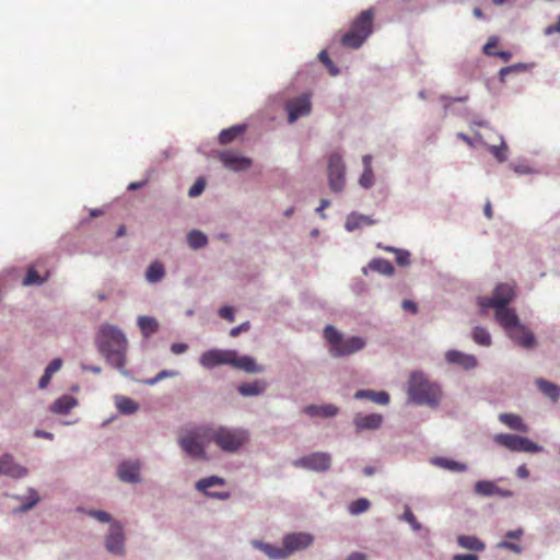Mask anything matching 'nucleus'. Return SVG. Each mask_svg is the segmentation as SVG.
I'll use <instances>...</instances> for the list:
<instances>
[{"label": "nucleus", "instance_id": "27", "mask_svg": "<svg viewBox=\"0 0 560 560\" xmlns=\"http://www.w3.org/2000/svg\"><path fill=\"white\" fill-rule=\"evenodd\" d=\"M369 270L386 277H392L395 272L393 264L384 258H373L365 267L362 268V273L366 276Z\"/></svg>", "mask_w": 560, "mask_h": 560}, {"label": "nucleus", "instance_id": "31", "mask_svg": "<svg viewBox=\"0 0 560 560\" xmlns=\"http://www.w3.org/2000/svg\"><path fill=\"white\" fill-rule=\"evenodd\" d=\"M252 546L260 551H262L266 556H268L270 559L279 560L284 559L285 552L283 550V547L280 548L278 546H275L269 542H264L261 540H252Z\"/></svg>", "mask_w": 560, "mask_h": 560}, {"label": "nucleus", "instance_id": "18", "mask_svg": "<svg viewBox=\"0 0 560 560\" xmlns=\"http://www.w3.org/2000/svg\"><path fill=\"white\" fill-rule=\"evenodd\" d=\"M230 366L249 374H260L266 370L264 365L256 362L254 357L248 354L240 355L236 350H234V354L231 355Z\"/></svg>", "mask_w": 560, "mask_h": 560}, {"label": "nucleus", "instance_id": "58", "mask_svg": "<svg viewBox=\"0 0 560 560\" xmlns=\"http://www.w3.org/2000/svg\"><path fill=\"white\" fill-rule=\"evenodd\" d=\"M443 102H444L443 108H444L445 116L448 114L465 116L468 113L467 108H455L452 106L451 102H447V101H443Z\"/></svg>", "mask_w": 560, "mask_h": 560}, {"label": "nucleus", "instance_id": "44", "mask_svg": "<svg viewBox=\"0 0 560 560\" xmlns=\"http://www.w3.org/2000/svg\"><path fill=\"white\" fill-rule=\"evenodd\" d=\"M532 66L533 65H530V63L517 62V63H514L511 66L503 67L499 71V80L501 83H504L506 75L516 74L520 72H526V71L530 70Z\"/></svg>", "mask_w": 560, "mask_h": 560}, {"label": "nucleus", "instance_id": "30", "mask_svg": "<svg viewBox=\"0 0 560 560\" xmlns=\"http://www.w3.org/2000/svg\"><path fill=\"white\" fill-rule=\"evenodd\" d=\"M266 382L262 380H255L254 382H246L237 387L240 395L244 397H256L260 396L266 390Z\"/></svg>", "mask_w": 560, "mask_h": 560}, {"label": "nucleus", "instance_id": "64", "mask_svg": "<svg viewBox=\"0 0 560 560\" xmlns=\"http://www.w3.org/2000/svg\"><path fill=\"white\" fill-rule=\"evenodd\" d=\"M453 560H479L476 553H457L453 556Z\"/></svg>", "mask_w": 560, "mask_h": 560}, {"label": "nucleus", "instance_id": "47", "mask_svg": "<svg viewBox=\"0 0 560 560\" xmlns=\"http://www.w3.org/2000/svg\"><path fill=\"white\" fill-rule=\"evenodd\" d=\"M78 511L83 514H86L88 516H90L101 523H109V525H110L112 522H116L108 512L103 511V510L78 508Z\"/></svg>", "mask_w": 560, "mask_h": 560}, {"label": "nucleus", "instance_id": "15", "mask_svg": "<svg viewBox=\"0 0 560 560\" xmlns=\"http://www.w3.org/2000/svg\"><path fill=\"white\" fill-rule=\"evenodd\" d=\"M494 318L505 331L506 336L515 328H523V323L521 322L516 311L510 306L495 310Z\"/></svg>", "mask_w": 560, "mask_h": 560}, {"label": "nucleus", "instance_id": "28", "mask_svg": "<svg viewBox=\"0 0 560 560\" xmlns=\"http://www.w3.org/2000/svg\"><path fill=\"white\" fill-rule=\"evenodd\" d=\"M355 399H370L371 401L385 406L389 402L390 396L385 390L358 389L353 396Z\"/></svg>", "mask_w": 560, "mask_h": 560}, {"label": "nucleus", "instance_id": "46", "mask_svg": "<svg viewBox=\"0 0 560 560\" xmlns=\"http://www.w3.org/2000/svg\"><path fill=\"white\" fill-rule=\"evenodd\" d=\"M471 338L477 345L482 346V347H490L492 343V338H491L490 332L488 331L487 328H485L482 326H476L472 329Z\"/></svg>", "mask_w": 560, "mask_h": 560}, {"label": "nucleus", "instance_id": "53", "mask_svg": "<svg viewBox=\"0 0 560 560\" xmlns=\"http://www.w3.org/2000/svg\"><path fill=\"white\" fill-rule=\"evenodd\" d=\"M374 184V172L373 170H363L360 178L359 185L364 189H370Z\"/></svg>", "mask_w": 560, "mask_h": 560}, {"label": "nucleus", "instance_id": "49", "mask_svg": "<svg viewBox=\"0 0 560 560\" xmlns=\"http://www.w3.org/2000/svg\"><path fill=\"white\" fill-rule=\"evenodd\" d=\"M47 278H42L39 273L33 268H28L25 277L23 278L22 284L24 287L42 285L46 282Z\"/></svg>", "mask_w": 560, "mask_h": 560}, {"label": "nucleus", "instance_id": "60", "mask_svg": "<svg viewBox=\"0 0 560 560\" xmlns=\"http://www.w3.org/2000/svg\"><path fill=\"white\" fill-rule=\"evenodd\" d=\"M498 42L499 38L497 36H491L482 48L483 54L492 56L494 52L492 49L498 45Z\"/></svg>", "mask_w": 560, "mask_h": 560}, {"label": "nucleus", "instance_id": "5", "mask_svg": "<svg viewBox=\"0 0 560 560\" xmlns=\"http://www.w3.org/2000/svg\"><path fill=\"white\" fill-rule=\"evenodd\" d=\"M374 9L362 11L351 23L350 30L341 37V44L352 49L360 48L373 32Z\"/></svg>", "mask_w": 560, "mask_h": 560}, {"label": "nucleus", "instance_id": "32", "mask_svg": "<svg viewBox=\"0 0 560 560\" xmlns=\"http://www.w3.org/2000/svg\"><path fill=\"white\" fill-rule=\"evenodd\" d=\"M499 420L512 430L523 433L528 432V425L524 422L523 418L516 413H501L499 415Z\"/></svg>", "mask_w": 560, "mask_h": 560}, {"label": "nucleus", "instance_id": "43", "mask_svg": "<svg viewBox=\"0 0 560 560\" xmlns=\"http://www.w3.org/2000/svg\"><path fill=\"white\" fill-rule=\"evenodd\" d=\"M487 150L494 156V159L499 163H503V162L508 161L509 147H508L503 136H500V144L499 145L487 144Z\"/></svg>", "mask_w": 560, "mask_h": 560}, {"label": "nucleus", "instance_id": "13", "mask_svg": "<svg viewBox=\"0 0 560 560\" xmlns=\"http://www.w3.org/2000/svg\"><path fill=\"white\" fill-rule=\"evenodd\" d=\"M314 541V537L304 532L287 534L282 538L283 550L288 558L292 553L299 550L306 549Z\"/></svg>", "mask_w": 560, "mask_h": 560}, {"label": "nucleus", "instance_id": "52", "mask_svg": "<svg viewBox=\"0 0 560 560\" xmlns=\"http://www.w3.org/2000/svg\"><path fill=\"white\" fill-rule=\"evenodd\" d=\"M318 60L328 69L331 75L335 77L340 73L339 68L332 62L326 50H322L318 54Z\"/></svg>", "mask_w": 560, "mask_h": 560}, {"label": "nucleus", "instance_id": "35", "mask_svg": "<svg viewBox=\"0 0 560 560\" xmlns=\"http://www.w3.org/2000/svg\"><path fill=\"white\" fill-rule=\"evenodd\" d=\"M225 485H226V480L224 478L217 476V475H212V476L199 479L196 482L195 488L197 491H199V492L203 493L206 497H208V493L212 492V491H209V488L215 487V486L222 487Z\"/></svg>", "mask_w": 560, "mask_h": 560}, {"label": "nucleus", "instance_id": "41", "mask_svg": "<svg viewBox=\"0 0 560 560\" xmlns=\"http://www.w3.org/2000/svg\"><path fill=\"white\" fill-rule=\"evenodd\" d=\"M517 434H511V433H498L493 436L494 443H497L500 446H504L511 452H516L517 450Z\"/></svg>", "mask_w": 560, "mask_h": 560}, {"label": "nucleus", "instance_id": "56", "mask_svg": "<svg viewBox=\"0 0 560 560\" xmlns=\"http://www.w3.org/2000/svg\"><path fill=\"white\" fill-rule=\"evenodd\" d=\"M206 187V182L203 178H198L189 188L188 196L191 198H196L200 196Z\"/></svg>", "mask_w": 560, "mask_h": 560}, {"label": "nucleus", "instance_id": "20", "mask_svg": "<svg viewBox=\"0 0 560 560\" xmlns=\"http://www.w3.org/2000/svg\"><path fill=\"white\" fill-rule=\"evenodd\" d=\"M445 361L448 364L458 365L465 371L474 370L478 365V360L474 354L465 353L455 349L445 352Z\"/></svg>", "mask_w": 560, "mask_h": 560}, {"label": "nucleus", "instance_id": "38", "mask_svg": "<svg viewBox=\"0 0 560 560\" xmlns=\"http://www.w3.org/2000/svg\"><path fill=\"white\" fill-rule=\"evenodd\" d=\"M115 405L117 410L125 416H130L136 413L140 406L137 401L133 399L126 397V396H116L115 397Z\"/></svg>", "mask_w": 560, "mask_h": 560}, {"label": "nucleus", "instance_id": "26", "mask_svg": "<svg viewBox=\"0 0 560 560\" xmlns=\"http://www.w3.org/2000/svg\"><path fill=\"white\" fill-rule=\"evenodd\" d=\"M78 405V399L65 394L57 398L50 406L49 411L55 415L66 416Z\"/></svg>", "mask_w": 560, "mask_h": 560}, {"label": "nucleus", "instance_id": "12", "mask_svg": "<svg viewBox=\"0 0 560 560\" xmlns=\"http://www.w3.org/2000/svg\"><path fill=\"white\" fill-rule=\"evenodd\" d=\"M218 158L223 166L233 172H243L253 165V160L232 150L218 152Z\"/></svg>", "mask_w": 560, "mask_h": 560}, {"label": "nucleus", "instance_id": "29", "mask_svg": "<svg viewBox=\"0 0 560 560\" xmlns=\"http://www.w3.org/2000/svg\"><path fill=\"white\" fill-rule=\"evenodd\" d=\"M535 385L538 390L552 402H557L560 399V386L546 378H536Z\"/></svg>", "mask_w": 560, "mask_h": 560}, {"label": "nucleus", "instance_id": "55", "mask_svg": "<svg viewBox=\"0 0 560 560\" xmlns=\"http://www.w3.org/2000/svg\"><path fill=\"white\" fill-rule=\"evenodd\" d=\"M410 256H411V254L407 249L399 248V249L395 250L396 262H397V265H399L401 267H407L410 265V262H411Z\"/></svg>", "mask_w": 560, "mask_h": 560}, {"label": "nucleus", "instance_id": "40", "mask_svg": "<svg viewBox=\"0 0 560 560\" xmlns=\"http://www.w3.org/2000/svg\"><path fill=\"white\" fill-rule=\"evenodd\" d=\"M187 244L191 249H200L208 244V236L200 230H191L186 235Z\"/></svg>", "mask_w": 560, "mask_h": 560}, {"label": "nucleus", "instance_id": "42", "mask_svg": "<svg viewBox=\"0 0 560 560\" xmlns=\"http://www.w3.org/2000/svg\"><path fill=\"white\" fill-rule=\"evenodd\" d=\"M542 450L544 447L541 445L533 442L529 438L518 435L516 452L537 454L542 452Z\"/></svg>", "mask_w": 560, "mask_h": 560}, {"label": "nucleus", "instance_id": "23", "mask_svg": "<svg viewBox=\"0 0 560 560\" xmlns=\"http://www.w3.org/2000/svg\"><path fill=\"white\" fill-rule=\"evenodd\" d=\"M374 224H376V220H374L372 217L352 211L346 218L345 229L348 232H353L364 226H372Z\"/></svg>", "mask_w": 560, "mask_h": 560}, {"label": "nucleus", "instance_id": "19", "mask_svg": "<svg viewBox=\"0 0 560 560\" xmlns=\"http://www.w3.org/2000/svg\"><path fill=\"white\" fill-rule=\"evenodd\" d=\"M517 347L525 350H533L537 347L538 341L533 331H530L524 324L523 328H515L508 335Z\"/></svg>", "mask_w": 560, "mask_h": 560}, {"label": "nucleus", "instance_id": "36", "mask_svg": "<svg viewBox=\"0 0 560 560\" xmlns=\"http://www.w3.org/2000/svg\"><path fill=\"white\" fill-rule=\"evenodd\" d=\"M137 323L144 338L151 337L153 334L158 332L160 328L159 322L154 317L148 315L139 316Z\"/></svg>", "mask_w": 560, "mask_h": 560}, {"label": "nucleus", "instance_id": "7", "mask_svg": "<svg viewBox=\"0 0 560 560\" xmlns=\"http://www.w3.org/2000/svg\"><path fill=\"white\" fill-rule=\"evenodd\" d=\"M515 299V291L509 283H499L492 291L491 296H479L478 305L481 308L499 310L508 307Z\"/></svg>", "mask_w": 560, "mask_h": 560}, {"label": "nucleus", "instance_id": "24", "mask_svg": "<svg viewBox=\"0 0 560 560\" xmlns=\"http://www.w3.org/2000/svg\"><path fill=\"white\" fill-rule=\"evenodd\" d=\"M303 412L312 418H332L338 415L339 408L332 404L307 405Z\"/></svg>", "mask_w": 560, "mask_h": 560}, {"label": "nucleus", "instance_id": "17", "mask_svg": "<svg viewBox=\"0 0 560 560\" xmlns=\"http://www.w3.org/2000/svg\"><path fill=\"white\" fill-rule=\"evenodd\" d=\"M28 475V469L18 464L13 456L5 453L0 456V476H5L12 479H22Z\"/></svg>", "mask_w": 560, "mask_h": 560}, {"label": "nucleus", "instance_id": "63", "mask_svg": "<svg viewBox=\"0 0 560 560\" xmlns=\"http://www.w3.org/2000/svg\"><path fill=\"white\" fill-rule=\"evenodd\" d=\"M555 33H560V15L558 16L557 23L551 24L544 30V34L546 36H550Z\"/></svg>", "mask_w": 560, "mask_h": 560}, {"label": "nucleus", "instance_id": "33", "mask_svg": "<svg viewBox=\"0 0 560 560\" xmlns=\"http://www.w3.org/2000/svg\"><path fill=\"white\" fill-rule=\"evenodd\" d=\"M247 129V125L237 124L229 128L222 129L218 136V141L222 145L233 142L240 135Z\"/></svg>", "mask_w": 560, "mask_h": 560}, {"label": "nucleus", "instance_id": "16", "mask_svg": "<svg viewBox=\"0 0 560 560\" xmlns=\"http://www.w3.org/2000/svg\"><path fill=\"white\" fill-rule=\"evenodd\" d=\"M8 498H11L15 501H20L21 505L14 508L12 510V513L14 515L26 513L31 510H33L39 502H40V495L38 491L33 488L28 487L26 489V494H5Z\"/></svg>", "mask_w": 560, "mask_h": 560}, {"label": "nucleus", "instance_id": "22", "mask_svg": "<svg viewBox=\"0 0 560 560\" xmlns=\"http://www.w3.org/2000/svg\"><path fill=\"white\" fill-rule=\"evenodd\" d=\"M178 444L182 450L191 457L202 458L206 455L202 443L192 434L179 438Z\"/></svg>", "mask_w": 560, "mask_h": 560}, {"label": "nucleus", "instance_id": "21", "mask_svg": "<svg viewBox=\"0 0 560 560\" xmlns=\"http://www.w3.org/2000/svg\"><path fill=\"white\" fill-rule=\"evenodd\" d=\"M383 421L384 418L381 413H357L353 418V424L357 432L377 430L383 424Z\"/></svg>", "mask_w": 560, "mask_h": 560}, {"label": "nucleus", "instance_id": "14", "mask_svg": "<svg viewBox=\"0 0 560 560\" xmlns=\"http://www.w3.org/2000/svg\"><path fill=\"white\" fill-rule=\"evenodd\" d=\"M233 354V349H210L202 352L199 358V363L208 370L214 369L219 365H230L231 355Z\"/></svg>", "mask_w": 560, "mask_h": 560}, {"label": "nucleus", "instance_id": "6", "mask_svg": "<svg viewBox=\"0 0 560 560\" xmlns=\"http://www.w3.org/2000/svg\"><path fill=\"white\" fill-rule=\"evenodd\" d=\"M346 163L339 152H332L327 160V179L329 189L339 194L346 186Z\"/></svg>", "mask_w": 560, "mask_h": 560}, {"label": "nucleus", "instance_id": "34", "mask_svg": "<svg viewBox=\"0 0 560 560\" xmlns=\"http://www.w3.org/2000/svg\"><path fill=\"white\" fill-rule=\"evenodd\" d=\"M457 544L470 551L480 552L486 549V544L475 535H459L457 536Z\"/></svg>", "mask_w": 560, "mask_h": 560}, {"label": "nucleus", "instance_id": "39", "mask_svg": "<svg viewBox=\"0 0 560 560\" xmlns=\"http://www.w3.org/2000/svg\"><path fill=\"white\" fill-rule=\"evenodd\" d=\"M165 277V267L159 261L154 260L151 262L145 270V280L149 283H158Z\"/></svg>", "mask_w": 560, "mask_h": 560}, {"label": "nucleus", "instance_id": "1", "mask_svg": "<svg viewBox=\"0 0 560 560\" xmlns=\"http://www.w3.org/2000/svg\"><path fill=\"white\" fill-rule=\"evenodd\" d=\"M95 346L109 365L118 370L124 376H130V371L125 369L128 340L119 327L112 324H102L95 336Z\"/></svg>", "mask_w": 560, "mask_h": 560}, {"label": "nucleus", "instance_id": "4", "mask_svg": "<svg viewBox=\"0 0 560 560\" xmlns=\"http://www.w3.org/2000/svg\"><path fill=\"white\" fill-rule=\"evenodd\" d=\"M208 438L222 452L237 453L250 439L249 431L242 427L219 425L210 430Z\"/></svg>", "mask_w": 560, "mask_h": 560}, {"label": "nucleus", "instance_id": "11", "mask_svg": "<svg viewBox=\"0 0 560 560\" xmlns=\"http://www.w3.org/2000/svg\"><path fill=\"white\" fill-rule=\"evenodd\" d=\"M141 468L142 463L140 459H124L117 466V477L125 483H140Z\"/></svg>", "mask_w": 560, "mask_h": 560}, {"label": "nucleus", "instance_id": "8", "mask_svg": "<svg viewBox=\"0 0 560 560\" xmlns=\"http://www.w3.org/2000/svg\"><path fill=\"white\" fill-rule=\"evenodd\" d=\"M312 94L310 92L301 93L289 100L284 105L288 124L292 125L300 118L308 116L312 113Z\"/></svg>", "mask_w": 560, "mask_h": 560}, {"label": "nucleus", "instance_id": "62", "mask_svg": "<svg viewBox=\"0 0 560 560\" xmlns=\"http://www.w3.org/2000/svg\"><path fill=\"white\" fill-rule=\"evenodd\" d=\"M188 345L186 342H174L171 345L172 353L179 355L187 351Z\"/></svg>", "mask_w": 560, "mask_h": 560}, {"label": "nucleus", "instance_id": "54", "mask_svg": "<svg viewBox=\"0 0 560 560\" xmlns=\"http://www.w3.org/2000/svg\"><path fill=\"white\" fill-rule=\"evenodd\" d=\"M510 167L516 173V174H520V175H530V174H536L538 173L536 170H534L533 167H530L528 164L524 163V162H516V163H511L510 164Z\"/></svg>", "mask_w": 560, "mask_h": 560}, {"label": "nucleus", "instance_id": "37", "mask_svg": "<svg viewBox=\"0 0 560 560\" xmlns=\"http://www.w3.org/2000/svg\"><path fill=\"white\" fill-rule=\"evenodd\" d=\"M62 366V360L60 358L52 359L48 365L45 368L43 375L40 376L38 381V387L40 389L46 388L50 381L52 375L58 372Z\"/></svg>", "mask_w": 560, "mask_h": 560}, {"label": "nucleus", "instance_id": "10", "mask_svg": "<svg viewBox=\"0 0 560 560\" xmlns=\"http://www.w3.org/2000/svg\"><path fill=\"white\" fill-rule=\"evenodd\" d=\"M107 552L115 557L126 555V535L124 526L119 522H112L104 540Z\"/></svg>", "mask_w": 560, "mask_h": 560}, {"label": "nucleus", "instance_id": "48", "mask_svg": "<svg viewBox=\"0 0 560 560\" xmlns=\"http://www.w3.org/2000/svg\"><path fill=\"white\" fill-rule=\"evenodd\" d=\"M178 375H179V372L177 370H162L154 377L144 378L139 382L144 385H148V386H154L160 381H163V380L170 378V377H176Z\"/></svg>", "mask_w": 560, "mask_h": 560}, {"label": "nucleus", "instance_id": "50", "mask_svg": "<svg viewBox=\"0 0 560 560\" xmlns=\"http://www.w3.org/2000/svg\"><path fill=\"white\" fill-rule=\"evenodd\" d=\"M371 506V502L366 498H359L350 502L348 511L351 515H359L368 511Z\"/></svg>", "mask_w": 560, "mask_h": 560}, {"label": "nucleus", "instance_id": "2", "mask_svg": "<svg viewBox=\"0 0 560 560\" xmlns=\"http://www.w3.org/2000/svg\"><path fill=\"white\" fill-rule=\"evenodd\" d=\"M408 402L417 406L436 408L441 404L442 388L431 382L422 371H412L407 386Z\"/></svg>", "mask_w": 560, "mask_h": 560}, {"label": "nucleus", "instance_id": "57", "mask_svg": "<svg viewBox=\"0 0 560 560\" xmlns=\"http://www.w3.org/2000/svg\"><path fill=\"white\" fill-rule=\"evenodd\" d=\"M497 547L500 549H505V550L512 551L516 555H520L523 552V547L521 545H518L516 542L509 541L506 539L498 542Z\"/></svg>", "mask_w": 560, "mask_h": 560}, {"label": "nucleus", "instance_id": "51", "mask_svg": "<svg viewBox=\"0 0 560 560\" xmlns=\"http://www.w3.org/2000/svg\"><path fill=\"white\" fill-rule=\"evenodd\" d=\"M399 520L400 521H404L406 523H408L410 525V527L415 530V532H418L422 528V525L421 523H419L416 518V515L413 514V512L411 511V509L409 506H406L405 508V511L404 513L399 516Z\"/></svg>", "mask_w": 560, "mask_h": 560}, {"label": "nucleus", "instance_id": "59", "mask_svg": "<svg viewBox=\"0 0 560 560\" xmlns=\"http://www.w3.org/2000/svg\"><path fill=\"white\" fill-rule=\"evenodd\" d=\"M219 315L226 319L228 322H234L235 320V311L230 305H224L219 308Z\"/></svg>", "mask_w": 560, "mask_h": 560}, {"label": "nucleus", "instance_id": "3", "mask_svg": "<svg viewBox=\"0 0 560 560\" xmlns=\"http://www.w3.org/2000/svg\"><path fill=\"white\" fill-rule=\"evenodd\" d=\"M323 335L329 346L328 352L330 357L335 359L351 355L362 350L366 345V340L363 337H345V335L332 325H326Z\"/></svg>", "mask_w": 560, "mask_h": 560}, {"label": "nucleus", "instance_id": "61", "mask_svg": "<svg viewBox=\"0 0 560 560\" xmlns=\"http://www.w3.org/2000/svg\"><path fill=\"white\" fill-rule=\"evenodd\" d=\"M249 328H250L249 322H244V323L240 324L238 326L233 327L230 330V336L236 337L242 332H246L247 330H249Z\"/></svg>", "mask_w": 560, "mask_h": 560}, {"label": "nucleus", "instance_id": "9", "mask_svg": "<svg viewBox=\"0 0 560 560\" xmlns=\"http://www.w3.org/2000/svg\"><path fill=\"white\" fill-rule=\"evenodd\" d=\"M295 468H302L315 472H325L331 466V455L327 452H314L296 458L292 462Z\"/></svg>", "mask_w": 560, "mask_h": 560}, {"label": "nucleus", "instance_id": "25", "mask_svg": "<svg viewBox=\"0 0 560 560\" xmlns=\"http://www.w3.org/2000/svg\"><path fill=\"white\" fill-rule=\"evenodd\" d=\"M430 463L439 468L452 471V472H465L468 469L467 464L455 460L450 457L434 456L430 458Z\"/></svg>", "mask_w": 560, "mask_h": 560}, {"label": "nucleus", "instance_id": "45", "mask_svg": "<svg viewBox=\"0 0 560 560\" xmlns=\"http://www.w3.org/2000/svg\"><path fill=\"white\" fill-rule=\"evenodd\" d=\"M497 485L492 480H479L474 486V491L477 495L490 498L495 495Z\"/></svg>", "mask_w": 560, "mask_h": 560}]
</instances>
